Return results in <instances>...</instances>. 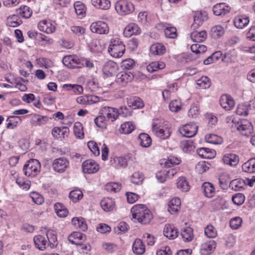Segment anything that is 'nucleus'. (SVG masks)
Segmentation results:
<instances>
[{
	"mask_svg": "<svg viewBox=\"0 0 255 255\" xmlns=\"http://www.w3.org/2000/svg\"><path fill=\"white\" fill-rule=\"evenodd\" d=\"M130 211L132 218L143 224L148 223L152 218L150 211L143 204H136L133 206Z\"/></svg>",
	"mask_w": 255,
	"mask_h": 255,
	"instance_id": "nucleus-1",
	"label": "nucleus"
},
{
	"mask_svg": "<svg viewBox=\"0 0 255 255\" xmlns=\"http://www.w3.org/2000/svg\"><path fill=\"white\" fill-rule=\"evenodd\" d=\"M108 52L112 56L120 58L125 52V46L118 37H113L110 40Z\"/></svg>",
	"mask_w": 255,
	"mask_h": 255,
	"instance_id": "nucleus-2",
	"label": "nucleus"
},
{
	"mask_svg": "<svg viewBox=\"0 0 255 255\" xmlns=\"http://www.w3.org/2000/svg\"><path fill=\"white\" fill-rule=\"evenodd\" d=\"M40 169V163L35 159H30L23 166L24 174L27 176H35L39 173Z\"/></svg>",
	"mask_w": 255,
	"mask_h": 255,
	"instance_id": "nucleus-3",
	"label": "nucleus"
},
{
	"mask_svg": "<svg viewBox=\"0 0 255 255\" xmlns=\"http://www.w3.org/2000/svg\"><path fill=\"white\" fill-rule=\"evenodd\" d=\"M117 12L121 15H126L133 12L134 7L132 3L128 0H119L115 3Z\"/></svg>",
	"mask_w": 255,
	"mask_h": 255,
	"instance_id": "nucleus-4",
	"label": "nucleus"
},
{
	"mask_svg": "<svg viewBox=\"0 0 255 255\" xmlns=\"http://www.w3.org/2000/svg\"><path fill=\"white\" fill-rule=\"evenodd\" d=\"M152 128L155 134L158 137L163 139L168 138L171 133L170 128L168 125L158 126V123L155 122L152 123Z\"/></svg>",
	"mask_w": 255,
	"mask_h": 255,
	"instance_id": "nucleus-5",
	"label": "nucleus"
},
{
	"mask_svg": "<svg viewBox=\"0 0 255 255\" xmlns=\"http://www.w3.org/2000/svg\"><path fill=\"white\" fill-rule=\"evenodd\" d=\"M37 27L39 31L46 34H51L56 30V23L51 19H42L39 21Z\"/></svg>",
	"mask_w": 255,
	"mask_h": 255,
	"instance_id": "nucleus-6",
	"label": "nucleus"
},
{
	"mask_svg": "<svg viewBox=\"0 0 255 255\" xmlns=\"http://www.w3.org/2000/svg\"><path fill=\"white\" fill-rule=\"evenodd\" d=\"M69 166V160L63 157L55 159L52 164V167L54 171L60 173L64 172Z\"/></svg>",
	"mask_w": 255,
	"mask_h": 255,
	"instance_id": "nucleus-7",
	"label": "nucleus"
},
{
	"mask_svg": "<svg viewBox=\"0 0 255 255\" xmlns=\"http://www.w3.org/2000/svg\"><path fill=\"white\" fill-rule=\"evenodd\" d=\"M90 29L92 32L99 34H106L109 32L107 23L100 20L92 23Z\"/></svg>",
	"mask_w": 255,
	"mask_h": 255,
	"instance_id": "nucleus-8",
	"label": "nucleus"
},
{
	"mask_svg": "<svg viewBox=\"0 0 255 255\" xmlns=\"http://www.w3.org/2000/svg\"><path fill=\"white\" fill-rule=\"evenodd\" d=\"M63 63L69 68H81L83 65L81 60L75 55L65 56L62 60Z\"/></svg>",
	"mask_w": 255,
	"mask_h": 255,
	"instance_id": "nucleus-9",
	"label": "nucleus"
},
{
	"mask_svg": "<svg viewBox=\"0 0 255 255\" xmlns=\"http://www.w3.org/2000/svg\"><path fill=\"white\" fill-rule=\"evenodd\" d=\"M238 131L243 135L249 136L254 132L252 124L247 120H242L237 127Z\"/></svg>",
	"mask_w": 255,
	"mask_h": 255,
	"instance_id": "nucleus-10",
	"label": "nucleus"
},
{
	"mask_svg": "<svg viewBox=\"0 0 255 255\" xmlns=\"http://www.w3.org/2000/svg\"><path fill=\"white\" fill-rule=\"evenodd\" d=\"M197 130L198 127L195 124H186L179 128V131L182 136L187 137L194 136Z\"/></svg>",
	"mask_w": 255,
	"mask_h": 255,
	"instance_id": "nucleus-11",
	"label": "nucleus"
},
{
	"mask_svg": "<svg viewBox=\"0 0 255 255\" xmlns=\"http://www.w3.org/2000/svg\"><path fill=\"white\" fill-rule=\"evenodd\" d=\"M100 114L105 115L107 119L112 122L115 121L120 114L117 109L110 107L102 108L100 111Z\"/></svg>",
	"mask_w": 255,
	"mask_h": 255,
	"instance_id": "nucleus-12",
	"label": "nucleus"
},
{
	"mask_svg": "<svg viewBox=\"0 0 255 255\" xmlns=\"http://www.w3.org/2000/svg\"><path fill=\"white\" fill-rule=\"evenodd\" d=\"M99 164L94 160L88 159L82 163L83 171L85 173L93 174L97 172L99 170Z\"/></svg>",
	"mask_w": 255,
	"mask_h": 255,
	"instance_id": "nucleus-13",
	"label": "nucleus"
},
{
	"mask_svg": "<svg viewBox=\"0 0 255 255\" xmlns=\"http://www.w3.org/2000/svg\"><path fill=\"white\" fill-rule=\"evenodd\" d=\"M220 104L223 109L228 111L233 109L235 105V102L230 95L224 94L220 97Z\"/></svg>",
	"mask_w": 255,
	"mask_h": 255,
	"instance_id": "nucleus-14",
	"label": "nucleus"
},
{
	"mask_svg": "<svg viewBox=\"0 0 255 255\" xmlns=\"http://www.w3.org/2000/svg\"><path fill=\"white\" fill-rule=\"evenodd\" d=\"M118 70V65L112 61L107 62L103 67V72L107 77L115 75Z\"/></svg>",
	"mask_w": 255,
	"mask_h": 255,
	"instance_id": "nucleus-15",
	"label": "nucleus"
},
{
	"mask_svg": "<svg viewBox=\"0 0 255 255\" xmlns=\"http://www.w3.org/2000/svg\"><path fill=\"white\" fill-rule=\"evenodd\" d=\"M216 242L213 240H209L202 244L200 252L202 255H209L215 250Z\"/></svg>",
	"mask_w": 255,
	"mask_h": 255,
	"instance_id": "nucleus-16",
	"label": "nucleus"
},
{
	"mask_svg": "<svg viewBox=\"0 0 255 255\" xmlns=\"http://www.w3.org/2000/svg\"><path fill=\"white\" fill-rule=\"evenodd\" d=\"M207 14L206 12L197 11L195 12L194 16V22L191 25L193 29L197 28L201 25L204 20L207 19Z\"/></svg>",
	"mask_w": 255,
	"mask_h": 255,
	"instance_id": "nucleus-17",
	"label": "nucleus"
},
{
	"mask_svg": "<svg viewBox=\"0 0 255 255\" xmlns=\"http://www.w3.org/2000/svg\"><path fill=\"white\" fill-rule=\"evenodd\" d=\"M141 30L139 26L134 23L128 24L124 29V34L126 37H130L133 35L140 34Z\"/></svg>",
	"mask_w": 255,
	"mask_h": 255,
	"instance_id": "nucleus-18",
	"label": "nucleus"
},
{
	"mask_svg": "<svg viewBox=\"0 0 255 255\" xmlns=\"http://www.w3.org/2000/svg\"><path fill=\"white\" fill-rule=\"evenodd\" d=\"M98 97L93 95H84L78 97L76 99L77 103L84 105H91L98 102Z\"/></svg>",
	"mask_w": 255,
	"mask_h": 255,
	"instance_id": "nucleus-19",
	"label": "nucleus"
},
{
	"mask_svg": "<svg viewBox=\"0 0 255 255\" xmlns=\"http://www.w3.org/2000/svg\"><path fill=\"white\" fill-rule=\"evenodd\" d=\"M92 5L96 9L107 10L111 6L110 0H91Z\"/></svg>",
	"mask_w": 255,
	"mask_h": 255,
	"instance_id": "nucleus-20",
	"label": "nucleus"
},
{
	"mask_svg": "<svg viewBox=\"0 0 255 255\" xmlns=\"http://www.w3.org/2000/svg\"><path fill=\"white\" fill-rule=\"evenodd\" d=\"M181 203V200L179 198H172L168 203V212L171 214L177 213L180 208Z\"/></svg>",
	"mask_w": 255,
	"mask_h": 255,
	"instance_id": "nucleus-21",
	"label": "nucleus"
},
{
	"mask_svg": "<svg viewBox=\"0 0 255 255\" xmlns=\"http://www.w3.org/2000/svg\"><path fill=\"white\" fill-rule=\"evenodd\" d=\"M69 133L68 128L64 127L60 128L58 127H55L52 130V134L56 138L64 139L65 137H67Z\"/></svg>",
	"mask_w": 255,
	"mask_h": 255,
	"instance_id": "nucleus-22",
	"label": "nucleus"
},
{
	"mask_svg": "<svg viewBox=\"0 0 255 255\" xmlns=\"http://www.w3.org/2000/svg\"><path fill=\"white\" fill-rule=\"evenodd\" d=\"M101 206L102 209L106 212L112 211L115 207V202L112 198H104L101 201Z\"/></svg>",
	"mask_w": 255,
	"mask_h": 255,
	"instance_id": "nucleus-23",
	"label": "nucleus"
},
{
	"mask_svg": "<svg viewBox=\"0 0 255 255\" xmlns=\"http://www.w3.org/2000/svg\"><path fill=\"white\" fill-rule=\"evenodd\" d=\"M132 250L134 254L137 255H142L145 251V248L142 241L139 239H136L133 243Z\"/></svg>",
	"mask_w": 255,
	"mask_h": 255,
	"instance_id": "nucleus-24",
	"label": "nucleus"
},
{
	"mask_svg": "<svg viewBox=\"0 0 255 255\" xmlns=\"http://www.w3.org/2000/svg\"><path fill=\"white\" fill-rule=\"evenodd\" d=\"M85 236L81 232H74L68 237V240L73 244H81V242L85 240Z\"/></svg>",
	"mask_w": 255,
	"mask_h": 255,
	"instance_id": "nucleus-25",
	"label": "nucleus"
},
{
	"mask_svg": "<svg viewBox=\"0 0 255 255\" xmlns=\"http://www.w3.org/2000/svg\"><path fill=\"white\" fill-rule=\"evenodd\" d=\"M163 234L169 239H174L178 236V232L171 225H166L163 229Z\"/></svg>",
	"mask_w": 255,
	"mask_h": 255,
	"instance_id": "nucleus-26",
	"label": "nucleus"
},
{
	"mask_svg": "<svg viewBox=\"0 0 255 255\" xmlns=\"http://www.w3.org/2000/svg\"><path fill=\"white\" fill-rule=\"evenodd\" d=\"M190 37L191 39L195 42H202L206 39L207 33L205 30L194 31L191 33Z\"/></svg>",
	"mask_w": 255,
	"mask_h": 255,
	"instance_id": "nucleus-27",
	"label": "nucleus"
},
{
	"mask_svg": "<svg viewBox=\"0 0 255 255\" xmlns=\"http://www.w3.org/2000/svg\"><path fill=\"white\" fill-rule=\"evenodd\" d=\"M127 104L133 109L142 108L144 106L142 100L137 97H131L127 98Z\"/></svg>",
	"mask_w": 255,
	"mask_h": 255,
	"instance_id": "nucleus-28",
	"label": "nucleus"
},
{
	"mask_svg": "<svg viewBox=\"0 0 255 255\" xmlns=\"http://www.w3.org/2000/svg\"><path fill=\"white\" fill-rule=\"evenodd\" d=\"M250 20L248 16L246 15H239L234 19L235 26L240 29L246 27L249 23Z\"/></svg>",
	"mask_w": 255,
	"mask_h": 255,
	"instance_id": "nucleus-29",
	"label": "nucleus"
},
{
	"mask_svg": "<svg viewBox=\"0 0 255 255\" xmlns=\"http://www.w3.org/2000/svg\"><path fill=\"white\" fill-rule=\"evenodd\" d=\"M223 161L225 164L231 166L236 165L239 161L238 156L233 153H228L224 155L222 158Z\"/></svg>",
	"mask_w": 255,
	"mask_h": 255,
	"instance_id": "nucleus-30",
	"label": "nucleus"
},
{
	"mask_svg": "<svg viewBox=\"0 0 255 255\" xmlns=\"http://www.w3.org/2000/svg\"><path fill=\"white\" fill-rule=\"evenodd\" d=\"M33 242L36 248L39 250H44L47 245V240L41 235L35 236L33 238Z\"/></svg>",
	"mask_w": 255,
	"mask_h": 255,
	"instance_id": "nucleus-31",
	"label": "nucleus"
},
{
	"mask_svg": "<svg viewBox=\"0 0 255 255\" xmlns=\"http://www.w3.org/2000/svg\"><path fill=\"white\" fill-rule=\"evenodd\" d=\"M133 78V75L130 72H121L117 75V81L123 85L131 82Z\"/></svg>",
	"mask_w": 255,
	"mask_h": 255,
	"instance_id": "nucleus-32",
	"label": "nucleus"
},
{
	"mask_svg": "<svg viewBox=\"0 0 255 255\" xmlns=\"http://www.w3.org/2000/svg\"><path fill=\"white\" fill-rule=\"evenodd\" d=\"M198 154L202 158L211 159L215 157L216 152L207 148H201L197 150Z\"/></svg>",
	"mask_w": 255,
	"mask_h": 255,
	"instance_id": "nucleus-33",
	"label": "nucleus"
},
{
	"mask_svg": "<svg viewBox=\"0 0 255 255\" xmlns=\"http://www.w3.org/2000/svg\"><path fill=\"white\" fill-rule=\"evenodd\" d=\"M150 51L153 55H162L165 52L166 48L162 43H154L150 46Z\"/></svg>",
	"mask_w": 255,
	"mask_h": 255,
	"instance_id": "nucleus-34",
	"label": "nucleus"
},
{
	"mask_svg": "<svg viewBox=\"0 0 255 255\" xmlns=\"http://www.w3.org/2000/svg\"><path fill=\"white\" fill-rule=\"evenodd\" d=\"M213 11L216 15L225 14L229 11V8L225 3H217L213 7Z\"/></svg>",
	"mask_w": 255,
	"mask_h": 255,
	"instance_id": "nucleus-35",
	"label": "nucleus"
},
{
	"mask_svg": "<svg viewBox=\"0 0 255 255\" xmlns=\"http://www.w3.org/2000/svg\"><path fill=\"white\" fill-rule=\"evenodd\" d=\"M243 171L245 172L253 173L255 172V157L249 159L242 165Z\"/></svg>",
	"mask_w": 255,
	"mask_h": 255,
	"instance_id": "nucleus-36",
	"label": "nucleus"
},
{
	"mask_svg": "<svg viewBox=\"0 0 255 255\" xmlns=\"http://www.w3.org/2000/svg\"><path fill=\"white\" fill-rule=\"evenodd\" d=\"M63 88L67 91H72L76 95H80L83 92V87L78 84H66L63 85Z\"/></svg>",
	"mask_w": 255,
	"mask_h": 255,
	"instance_id": "nucleus-37",
	"label": "nucleus"
},
{
	"mask_svg": "<svg viewBox=\"0 0 255 255\" xmlns=\"http://www.w3.org/2000/svg\"><path fill=\"white\" fill-rule=\"evenodd\" d=\"M225 31L224 27L220 25H217L211 28V35L214 39H218L224 35Z\"/></svg>",
	"mask_w": 255,
	"mask_h": 255,
	"instance_id": "nucleus-38",
	"label": "nucleus"
},
{
	"mask_svg": "<svg viewBox=\"0 0 255 255\" xmlns=\"http://www.w3.org/2000/svg\"><path fill=\"white\" fill-rule=\"evenodd\" d=\"M202 187L207 197L211 198L215 194V188L211 183L205 182L203 184Z\"/></svg>",
	"mask_w": 255,
	"mask_h": 255,
	"instance_id": "nucleus-39",
	"label": "nucleus"
},
{
	"mask_svg": "<svg viewBox=\"0 0 255 255\" xmlns=\"http://www.w3.org/2000/svg\"><path fill=\"white\" fill-rule=\"evenodd\" d=\"M54 209L57 215L60 218H65L68 215V212L67 209L61 203H56L54 205Z\"/></svg>",
	"mask_w": 255,
	"mask_h": 255,
	"instance_id": "nucleus-40",
	"label": "nucleus"
},
{
	"mask_svg": "<svg viewBox=\"0 0 255 255\" xmlns=\"http://www.w3.org/2000/svg\"><path fill=\"white\" fill-rule=\"evenodd\" d=\"M135 128V126L131 122H126L121 125L119 131L123 134H129Z\"/></svg>",
	"mask_w": 255,
	"mask_h": 255,
	"instance_id": "nucleus-41",
	"label": "nucleus"
},
{
	"mask_svg": "<svg viewBox=\"0 0 255 255\" xmlns=\"http://www.w3.org/2000/svg\"><path fill=\"white\" fill-rule=\"evenodd\" d=\"M37 41L40 45L44 46L51 45L54 42L52 38L49 37L41 33L38 34Z\"/></svg>",
	"mask_w": 255,
	"mask_h": 255,
	"instance_id": "nucleus-42",
	"label": "nucleus"
},
{
	"mask_svg": "<svg viewBox=\"0 0 255 255\" xmlns=\"http://www.w3.org/2000/svg\"><path fill=\"white\" fill-rule=\"evenodd\" d=\"M165 67V64L163 62H153L147 66L146 69L149 72L152 73L163 69Z\"/></svg>",
	"mask_w": 255,
	"mask_h": 255,
	"instance_id": "nucleus-43",
	"label": "nucleus"
},
{
	"mask_svg": "<svg viewBox=\"0 0 255 255\" xmlns=\"http://www.w3.org/2000/svg\"><path fill=\"white\" fill-rule=\"evenodd\" d=\"M72 224L75 227L79 228L82 231H85L87 229V225L83 218H73L72 220Z\"/></svg>",
	"mask_w": 255,
	"mask_h": 255,
	"instance_id": "nucleus-44",
	"label": "nucleus"
},
{
	"mask_svg": "<svg viewBox=\"0 0 255 255\" xmlns=\"http://www.w3.org/2000/svg\"><path fill=\"white\" fill-rule=\"evenodd\" d=\"M205 138L206 141L214 144H219L223 142L222 138L214 134H207L206 135Z\"/></svg>",
	"mask_w": 255,
	"mask_h": 255,
	"instance_id": "nucleus-45",
	"label": "nucleus"
},
{
	"mask_svg": "<svg viewBox=\"0 0 255 255\" xmlns=\"http://www.w3.org/2000/svg\"><path fill=\"white\" fill-rule=\"evenodd\" d=\"M240 49L248 54L251 59L255 60V44L253 45H241Z\"/></svg>",
	"mask_w": 255,
	"mask_h": 255,
	"instance_id": "nucleus-46",
	"label": "nucleus"
},
{
	"mask_svg": "<svg viewBox=\"0 0 255 255\" xmlns=\"http://www.w3.org/2000/svg\"><path fill=\"white\" fill-rule=\"evenodd\" d=\"M108 120L105 115L100 114V115L95 119L94 122L97 127L106 128L108 125Z\"/></svg>",
	"mask_w": 255,
	"mask_h": 255,
	"instance_id": "nucleus-47",
	"label": "nucleus"
},
{
	"mask_svg": "<svg viewBox=\"0 0 255 255\" xmlns=\"http://www.w3.org/2000/svg\"><path fill=\"white\" fill-rule=\"evenodd\" d=\"M138 138L140 145L143 147H148L151 144V139L146 133H140L138 136Z\"/></svg>",
	"mask_w": 255,
	"mask_h": 255,
	"instance_id": "nucleus-48",
	"label": "nucleus"
},
{
	"mask_svg": "<svg viewBox=\"0 0 255 255\" xmlns=\"http://www.w3.org/2000/svg\"><path fill=\"white\" fill-rule=\"evenodd\" d=\"M181 235L184 242H189L193 238V230L191 228L187 227L181 232Z\"/></svg>",
	"mask_w": 255,
	"mask_h": 255,
	"instance_id": "nucleus-49",
	"label": "nucleus"
},
{
	"mask_svg": "<svg viewBox=\"0 0 255 255\" xmlns=\"http://www.w3.org/2000/svg\"><path fill=\"white\" fill-rule=\"evenodd\" d=\"M21 20L18 18L17 15L13 14L7 17L6 19V24L10 27H17L21 23Z\"/></svg>",
	"mask_w": 255,
	"mask_h": 255,
	"instance_id": "nucleus-50",
	"label": "nucleus"
},
{
	"mask_svg": "<svg viewBox=\"0 0 255 255\" xmlns=\"http://www.w3.org/2000/svg\"><path fill=\"white\" fill-rule=\"evenodd\" d=\"M73 131L75 135L77 138L82 139L84 138V133L83 127L80 122H76L73 127Z\"/></svg>",
	"mask_w": 255,
	"mask_h": 255,
	"instance_id": "nucleus-51",
	"label": "nucleus"
},
{
	"mask_svg": "<svg viewBox=\"0 0 255 255\" xmlns=\"http://www.w3.org/2000/svg\"><path fill=\"white\" fill-rule=\"evenodd\" d=\"M198 86L203 89L209 88L211 86V81L207 76H202L196 81Z\"/></svg>",
	"mask_w": 255,
	"mask_h": 255,
	"instance_id": "nucleus-52",
	"label": "nucleus"
},
{
	"mask_svg": "<svg viewBox=\"0 0 255 255\" xmlns=\"http://www.w3.org/2000/svg\"><path fill=\"white\" fill-rule=\"evenodd\" d=\"M177 187L183 192H187L189 189L190 187L188 183L186 181L184 177H180L177 182Z\"/></svg>",
	"mask_w": 255,
	"mask_h": 255,
	"instance_id": "nucleus-53",
	"label": "nucleus"
},
{
	"mask_svg": "<svg viewBox=\"0 0 255 255\" xmlns=\"http://www.w3.org/2000/svg\"><path fill=\"white\" fill-rule=\"evenodd\" d=\"M17 13L22 17L28 18L31 16L32 12L28 6L24 5L17 9Z\"/></svg>",
	"mask_w": 255,
	"mask_h": 255,
	"instance_id": "nucleus-54",
	"label": "nucleus"
},
{
	"mask_svg": "<svg viewBox=\"0 0 255 255\" xmlns=\"http://www.w3.org/2000/svg\"><path fill=\"white\" fill-rule=\"evenodd\" d=\"M83 196V193L79 189L73 190L69 194V198L74 203H76L81 200Z\"/></svg>",
	"mask_w": 255,
	"mask_h": 255,
	"instance_id": "nucleus-55",
	"label": "nucleus"
},
{
	"mask_svg": "<svg viewBox=\"0 0 255 255\" xmlns=\"http://www.w3.org/2000/svg\"><path fill=\"white\" fill-rule=\"evenodd\" d=\"M48 118L46 116L35 115L32 118V124L36 126L45 125L48 121Z\"/></svg>",
	"mask_w": 255,
	"mask_h": 255,
	"instance_id": "nucleus-56",
	"label": "nucleus"
},
{
	"mask_svg": "<svg viewBox=\"0 0 255 255\" xmlns=\"http://www.w3.org/2000/svg\"><path fill=\"white\" fill-rule=\"evenodd\" d=\"M219 181L222 188H226L228 184L230 182L231 179L228 174L223 173L219 177Z\"/></svg>",
	"mask_w": 255,
	"mask_h": 255,
	"instance_id": "nucleus-57",
	"label": "nucleus"
},
{
	"mask_svg": "<svg viewBox=\"0 0 255 255\" xmlns=\"http://www.w3.org/2000/svg\"><path fill=\"white\" fill-rule=\"evenodd\" d=\"M105 188L108 192L116 193L121 190V186L116 182H110L105 185Z\"/></svg>",
	"mask_w": 255,
	"mask_h": 255,
	"instance_id": "nucleus-58",
	"label": "nucleus"
},
{
	"mask_svg": "<svg viewBox=\"0 0 255 255\" xmlns=\"http://www.w3.org/2000/svg\"><path fill=\"white\" fill-rule=\"evenodd\" d=\"M181 162V159L174 156H170L164 162V165L166 167H170L171 166L178 165Z\"/></svg>",
	"mask_w": 255,
	"mask_h": 255,
	"instance_id": "nucleus-59",
	"label": "nucleus"
},
{
	"mask_svg": "<svg viewBox=\"0 0 255 255\" xmlns=\"http://www.w3.org/2000/svg\"><path fill=\"white\" fill-rule=\"evenodd\" d=\"M205 235L209 238H214L217 235L216 229L211 225H208L204 229Z\"/></svg>",
	"mask_w": 255,
	"mask_h": 255,
	"instance_id": "nucleus-60",
	"label": "nucleus"
},
{
	"mask_svg": "<svg viewBox=\"0 0 255 255\" xmlns=\"http://www.w3.org/2000/svg\"><path fill=\"white\" fill-rule=\"evenodd\" d=\"M181 103L177 100L172 101L169 104V110L172 112H178L181 110Z\"/></svg>",
	"mask_w": 255,
	"mask_h": 255,
	"instance_id": "nucleus-61",
	"label": "nucleus"
},
{
	"mask_svg": "<svg viewBox=\"0 0 255 255\" xmlns=\"http://www.w3.org/2000/svg\"><path fill=\"white\" fill-rule=\"evenodd\" d=\"M20 119L17 117L11 116L7 119L8 123L7 124V128L13 129L17 127L20 122Z\"/></svg>",
	"mask_w": 255,
	"mask_h": 255,
	"instance_id": "nucleus-62",
	"label": "nucleus"
},
{
	"mask_svg": "<svg viewBox=\"0 0 255 255\" xmlns=\"http://www.w3.org/2000/svg\"><path fill=\"white\" fill-rule=\"evenodd\" d=\"M209 168V164L205 161L199 162L195 167L196 171L199 174H202L206 171Z\"/></svg>",
	"mask_w": 255,
	"mask_h": 255,
	"instance_id": "nucleus-63",
	"label": "nucleus"
},
{
	"mask_svg": "<svg viewBox=\"0 0 255 255\" xmlns=\"http://www.w3.org/2000/svg\"><path fill=\"white\" fill-rule=\"evenodd\" d=\"M75 12L78 15L83 17L85 14L86 8L84 4L80 2H76L74 4Z\"/></svg>",
	"mask_w": 255,
	"mask_h": 255,
	"instance_id": "nucleus-64",
	"label": "nucleus"
}]
</instances>
